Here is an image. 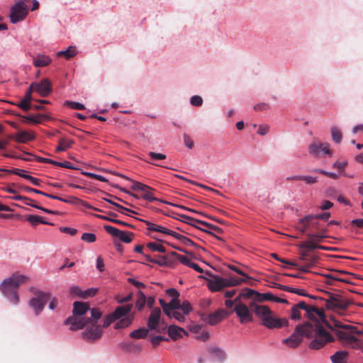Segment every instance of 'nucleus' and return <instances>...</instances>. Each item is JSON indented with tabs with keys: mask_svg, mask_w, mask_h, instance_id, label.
I'll return each mask as SVG.
<instances>
[{
	"mask_svg": "<svg viewBox=\"0 0 363 363\" xmlns=\"http://www.w3.org/2000/svg\"><path fill=\"white\" fill-rule=\"evenodd\" d=\"M102 313L96 308L90 309L87 303L75 301L73 304L72 315L67 318L65 325H69L71 330H77L86 326L82 337L86 340L99 339L102 334V328L97 325Z\"/></svg>",
	"mask_w": 363,
	"mask_h": 363,
	"instance_id": "f257e3e1",
	"label": "nucleus"
},
{
	"mask_svg": "<svg viewBox=\"0 0 363 363\" xmlns=\"http://www.w3.org/2000/svg\"><path fill=\"white\" fill-rule=\"evenodd\" d=\"M28 280V277L26 275L13 274L0 284V291L11 304L17 305L19 302L17 289Z\"/></svg>",
	"mask_w": 363,
	"mask_h": 363,
	"instance_id": "f03ea898",
	"label": "nucleus"
},
{
	"mask_svg": "<svg viewBox=\"0 0 363 363\" xmlns=\"http://www.w3.org/2000/svg\"><path fill=\"white\" fill-rule=\"evenodd\" d=\"M306 337H313L310 343V348L320 350L326 344L333 342L335 338L330 335L320 323H311L306 322Z\"/></svg>",
	"mask_w": 363,
	"mask_h": 363,
	"instance_id": "7ed1b4c3",
	"label": "nucleus"
},
{
	"mask_svg": "<svg viewBox=\"0 0 363 363\" xmlns=\"http://www.w3.org/2000/svg\"><path fill=\"white\" fill-rule=\"evenodd\" d=\"M250 308L260 319L262 325L269 329L281 328L288 325L287 319L277 318L267 306L252 303L250 305Z\"/></svg>",
	"mask_w": 363,
	"mask_h": 363,
	"instance_id": "20e7f679",
	"label": "nucleus"
},
{
	"mask_svg": "<svg viewBox=\"0 0 363 363\" xmlns=\"http://www.w3.org/2000/svg\"><path fill=\"white\" fill-rule=\"evenodd\" d=\"M357 333L355 328L352 326V329H347V331L337 330L335 334L337 338L342 341L345 346L354 349H360L361 345L358 339L354 336V333Z\"/></svg>",
	"mask_w": 363,
	"mask_h": 363,
	"instance_id": "39448f33",
	"label": "nucleus"
},
{
	"mask_svg": "<svg viewBox=\"0 0 363 363\" xmlns=\"http://www.w3.org/2000/svg\"><path fill=\"white\" fill-rule=\"evenodd\" d=\"M28 13V6L23 3V0H18L11 8L10 21L12 23H17L22 21L26 18Z\"/></svg>",
	"mask_w": 363,
	"mask_h": 363,
	"instance_id": "423d86ee",
	"label": "nucleus"
},
{
	"mask_svg": "<svg viewBox=\"0 0 363 363\" xmlns=\"http://www.w3.org/2000/svg\"><path fill=\"white\" fill-rule=\"evenodd\" d=\"M306 323L298 325L294 333L289 337L283 340V343L291 348L298 347L302 341L303 336H306Z\"/></svg>",
	"mask_w": 363,
	"mask_h": 363,
	"instance_id": "0eeeda50",
	"label": "nucleus"
},
{
	"mask_svg": "<svg viewBox=\"0 0 363 363\" xmlns=\"http://www.w3.org/2000/svg\"><path fill=\"white\" fill-rule=\"evenodd\" d=\"M50 298V296L48 293L43 291H38L35 297L30 299L29 303L30 306L35 311V313L38 315L44 308L47 301Z\"/></svg>",
	"mask_w": 363,
	"mask_h": 363,
	"instance_id": "6e6552de",
	"label": "nucleus"
},
{
	"mask_svg": "<svg viewBox=\"0 0 363 363\" xmlns=\"http://www.w3.org/2000/svg\"><path fill=\"white\" fill-rule=\"evenodd\" d=\"M325 301L326 307L333 310L345 309L350 303L348 300L343 298L341 296L333 294L329 295L328 298Z\"/></svg>",
	"mask_w": 363,
	"mask_h": 363,
	"instance_id": "1a4fd4ad",
	"label": "nucleus"
},
{
	"mask_svg": "<svg viewBox=\"0 0 363 363\" xmlns=\"http://www.w3.org/2000/svg\"><path fill=\"white\" fill-rule=\"evenodd\" d=\"M161 310L160 308H155L151 311L148 318L147 326L150 330H156L157 333H162L165 328L160 326Z\"/></svg>",
	"mask_w": 363,
	"mask_h": 363,
	"instance_id": "9d476101",
	"label": "nucleus"
},
{
	"mask_svg": "<svg viewBox=\"0 0 363 363\" xmlns=\"http://www.w3.org/2000/svg\"><path fill=\"white\" fill-rule=\"evenodd\" d=\"M210 278H206L207 280V285L211 291H218L225 287H227L226 279H223L217 276H213L210 272H206Z\"/></svg>",
	"mask_w": 363,
	"mask_h": 363,
	"instance_id": "9b49d317",
	"label": "nucleus"
},
{
	"mask_svg": "<svg viewBox=\"0 0 363 363\" xmlns=\"http://www.w3.org/2000/svg\"><path fill=\"white\" fill-rule=\"evenodd\" d=\"M308 152L313 156L319 157L322 153L332 155V152L329 149V145L327 143H323L318 141L312 143L308 147Z\"/></svg>",
	"mask_w": 363,
	"mask_h": 363,
	"instance_id": "f8f14e48",
	"label": "nucleus"
},
{
	"mask_svg": "<svg viewBox=\"0 0 363 363\" xmlns=\"http://www.w3.org/2000/svg\"><path fill=\"white\" fill-rule=\"evenodd\" d=\"M106 231L113 237L118 238L121 241L125 243H129L133 240V233L120 230L111 225H104Z\"/></svg>",
	"mask_w": 363,
	"mask_h": 363,
	"instance_id": "ddd939ff",
	"label": "nucleus"
},
{
	"mask_svg": "<svg viewBox=\"0 0 363 363\" xmlns=\"http://www.w3.org/2000/svg\"><path fill=\"white\" fill-rule=\"evenodd\" d=\"M227 315V311L223 308H220L213 313L208 315H203L202 319L209 325H215L220 323Z\"/></svg>",
	"mask_w": 363,
	"mask_h": 363,
	"instance_id": "4468645a",
	"label": "nucleus"
},
{
	"mask_svg": "<svg viewBox=\"0 0 363 363\" xmlns=\"http://www.w3.org/2000/svg\"><path fill=\"white\" fill-rule=\"evenodd\" d=\"M234 311L240 318L241 323L252 321V316L250 313L249 308L245 304L238 303L235 305Z\"/></svg>",
	"mask_w": 363,
	"mask_h": 363,
	"instance_id": "2eb2a0df",
	"label": "nucleus"
},
{
	"mask_svg": "<svg viewBox=\"0 0 363 363\" xmlns=\"http://www.w3.org/2000/svg\"><path fill=\"white\" fill-rule=\"evenodd\" d=\"M306 316L313 320L314 323H320L319 321H323L325 319V315L323 311L319 310L315 306H308L306 304V308L305 309Z\"/></svg>",
	"mask_w": 363,
	"mask_h": 363,
	"instance_id": "dca6fc26",
	"label": "nucleus"
},
{
	"mask_svg": "<svg viewBox=\"0 0 363 363\" xmlns=\"http://www.w3.org/2000/svg\"><path fill=\"white\" fill-rule=\"evenodd\" d=\"M143 222L147 225V229L150 231L158 232L164 235H169L172 237L175 236L176 232L169 230L167 228H164L162 225L153 223L148 220H143Z\"/></svg>",
	"mask_w": 363,
	"mask_h": 363,
	"instance_id": "f3484780",
	"label": "nucleus"
},
{
	"mask_svg": "<svg viewBox=\"0 0 363 363\" xmlns=\"http://www.w3.org/2000/svg\"><path fill=\"white\" fill-rule=\"evenodd\" d=\"M35 91L41 96H47L51 91V84L47 79H43L40 83H33Z\"/></svg>",
	"mask_w": 363,
	"mask_h": 363,
	"instance_id": "a211bd4d",
	"label": "nucleus"
},
{
	"mask_svg": "<svg viewBox=\"0 0 363 363\" xmlns=\"http://www.w3.org/2000/svg\"><path fill=\"white\" fill-rule=\"evenodd\" d=\"M306 308V303L304 301H300L297 304L294 305L291 309L290 318L295 321L301 320V311H305Z\"/></svg>",
	"mask_w": 363,
	"mask_h": 363,
	"instance_id": "6ab92c4d",
	"label": "nucleus"
},
{
	"mask_svg": "<svg viewBox=\"0 0 363 363\" xmlns=\"http://www.w3.org/2000/svg\"><path fill=\"white\" fill-rule=\"evenodd\" d=\"M13 138L18 143H26L33 140L35 138V135L31 132L20 130L14 135Z\"/></svg>",
	"mask_w": 363,
	"mask_h": 363,
	"instance_id": "aec40b11",
	"label": "nucleus"
},
{
	"mask_svg": "<svg viewBox=\"0 0 363 363\" xmlns=\"http://www.w3.org/2000/svg\"><path fill=\"white\" fill-rule=\"evenodd\" d=\"M300 222L307 223L309 230H319L320 228L319 222L313 214L305 216L303 218L300 219Z\"/></svg>",
	"mask_w": 363,
	"mask_h": 363,
	"instance_id": "412c9836",
	"label": "nucleus"
},
{
	"mask_svg": "<svg viewBox=\"0 0 363 363\" xmlns=\"http://www.w3.org/2000/svg\"><path fill=\"white\" fill-rule=\"evenodd\" d=\"M133 306L131 304H127L122 306L117 307L115 311L112 313L113 316L116 318V320L120 319L127 314H128L132 310Z\"/></svg>",
	"mask_w": 363,
	"mask_h": 363,
	"instance_id": "4be33fe9",
	"label": "nucleus"
},
{
	"mask_svg": "<svg viewBox=\"0 0 363 363\" xmlns=\"http://www.w3.org/2000/svg\"><path fill=\"white\" fill-rule=\"evenodd\" d=\"M21 188L23 190H24L25 191H26V192H33V193H35V194H38L43 195V196H46V197L50 198L52 199L59 200V201H63L65 203H67L68 202L67 200H66L65 199H62L61 197H59L57 196H55V195H52V194H47V193L43 192L42 191H40V190H38V189H33V188H31V187H29V186H21Z\"/></svg>",
	"mask_w": 363,
	"mask_h": 363,
	"instance_id": "5701e85b",
	"label": "nucleus"
},
{
	"mask_svg": "<svg viewBox=\"0 0 363 363\" xmlns=\"http://www.w3.org/2000/svg\"><path fill=\"white\" fill-rule=\"evenodd\" d=\"M349 353L346 350L337 351L334 354L330 356L332 363H346Z\"/></svg>",
	"mask_w": 363,
	"mask_h": 363,
	"instance_id": "b1692460",
	"label": "nucleus"
},
{
	"mask_svg": "<svg viewBox=\"0 0 363 363\" xmlns=\"http://www.w3.org/2000/svg\"><path fill=\"white\" fill-rule=\"evenodd\" d=\"M168 334L169 337L173 340H177L182 336V333H184L185 331L183 328L178 327L174 325H171L168 327L167 330Z\"/></svg>",
	"mask_w": 363,
	"mask_h": 363,
	"instance_id": "393cba45",
	"label": "nucleus"
},
{
	"mask_svg": "<svg viewBox=\"0 0 363 363\" xmlns=\"http://www.w3.org/2000/svg\"><path fill=\"white\" fill-rule=\"evenodd\" d=\"M177 259L184 265L189 267L198 272H203L202 269L196 263L191 262V260L187 257L178 255Z\"/></svg>",
	"mask_w": 363,
	"mask_h": 363,
	"instance_id": "a878e982",
	"label": "nucleus"
},
{
	"mask_svg": "<svg viewBox=\"0 0 363 363\" xmlns=\"http://www.w3.org/2000/svg\"><path fill=\"white\" fill-rule=\"evenodd\" d=\"M51 62L50 57L44 55H38L33 60V65L36 67H45Z\"/></svg>",
	"mask_w": 363,
	"mask_h": 363,
	"instance_id": "bb28decb",
	"label": "nucleus"
},
{
	"mask_svg": "<svg viewBox=\"0 0 363 363\" xmlns=\"http://www.w3.org/2000/svg\"><path fill=\"white\" fill-rule=\"evenodd\" d=\"M74 143V140L72 139L67 138H61L59 140V145L56 147L55 151L57 152L65 151L67 149L70 148Z\"/></svg>",
	"mask_w": 363,
	"mask_h": 363,
	"instance_id": "cd10ccee",
	"label": "nucleus"
},
{
	"mask_svg": "<svg viewBox=\"0 0 363 363\" xmlns=\"http://www.w3.org/2000/svg\"><path fill=\"white\" fill-rule=\"evenodd\" d=\"M208 352L218 361H222L225 358V352L220 348L211 347L208 348Z\"/></svg>",
	"mask_w": 363,
	"mask_h": 363,
	"instance_id": "c85d7f7f",
	"label": "nucleus"
},
{
	"mask_svg": "<svg viewBox=\"0 0 363 363\" xmlns=\"http://www.w3.org/2000/svg\"><path fill=\"white\" fill-rule=\"evenodd\" d=\"M121 177L128 179V180H130L133 183V185L131 186V189L133 190V191H146V190H152V189L145 184H143L140 182H135V181H133L132 179H130L129 177L125 176V175H121Z\"/></svg>",
	"mask_w": 363,
	"mask_h": 363,
	"instance_id": "c756f323",
	"label": "nucleus"
},
{
	"mask_svg": "<svg viewBox=\"0 0 363 363\" xmlns=\"http://www.w3.org/2000/svg\"><path fill=\"white\" fill-rule=\"evenodd\" d=\"M327 230L323 228L320 230V232L316 233H308L307 236L309 239L314 240L316 242H321L325 238H327L326 235Z\"/></svg>",
	"mask_w": 363,
	"mask_h": 363,
	"instance_id": "7c9ffc66",
	"label": "nucleus"
},
{
	"mask_svg": "<svg viewBox=\"0 0 363 363\" xmlns=\"http://www.w3.org/2000/svg\"><path fill=\"white\" fill-rule=\"evenodd\" d=\"M150 330L148 328H139V329L132 331L130 333V337H131L132 338H135V339L143 338L147 335L148 332Z\"/></svg>",
	"mask_w": 363,
	"mask_h": 363,
	"instance_id": "2f4dec72",
	"label": "nucleus"
},
{
	"mask_svg": "<svg viewBox=\"0 0 363 363\" xmlns=\"http://www.w3.org/2000/svg\"><path fill=\"white\" fill-rule=\"evenodd\" d=\"M146 304V296L140 290L137 294V299L135 301V306L139 311L143 310L145 305Z\"/></svg>",
	"mask_w": 363,
	"mask_h": 363,
	"instance_id": "473e14b6",
	"label": "nucleus"
},
{
	"mask_svg": "<svg viewBox=\"0 0 363 363\" xmlns=\"http://www.w3.org/2000/svg\"><path fill=\"white\" fill-rule=\"evenodd\" d=\"M133 320V316L129 315V316L124 317L115 324L114 328L116 329H122V328H126L132 323Z\"/></svg>",
	"mask_w": 363,
	"mask_h": 363,
	"instance_id": "72a5a7b5",
	"label": "nucleus"
},
{
	"mask_svg": "<svg viewBox=\"0 0 363 363\" xmlns=\"http://www.w3.org/2000/svg\"><path fill=\"white\" fill-rule=\"evenodd\" d=\"M77 54V51L74 47H69L66 50H61L57 52V55L58 57L64 56L66 59L69 60Z\"/></svg>",
	"mask_w": 363,
	"mask_h": 363,
	"instance_id": "f704fd0d",
	"label": "nucleus"
},
{
	"mask_svg": "<svg viewBox=\"0 0 363 363\" xmlns=\"http://www.w3.org/2000/svg\"><path fill=\"white\" fill-rule=\"evenodd\" d=\"M277 287L278 289L284 290L286 291H289V292H291V293L296 294H298L299 296H309L308 294H306L305 293L304 290H302V289H296V288H291V287L284 286V285H281V284H277Z\"/></svg>",
	"mask_w": 363,
	"mask_h": 363,
	"instance_id": "c9c22d12",
	"label": "nucleus"
},
{
	"mask_svg": "<svg viewBox=\"0 0 363 363\" xmlns=\"http://www.w3.org/2000/svg\"><path fill=\"white\" fill-rule=\"evenodd\" d=\"M23 118L30 122H32L35 124H39L48 117L43 114H37L23 116Z\"/></svg>",
	"mask_w": 363,
	"mask_h": 363,
	"instance_id": "e433bc0d",
	"label": "nucleus"
},
{
	"mask_svg": "<svg viewBox=\"0 0 363 363\" xmlns=\"http://www.w3.org/2000/svg\"><path fill=\"white\" fill-rule=\"evenodd\" d=\"M253 298L257 301L262 302L264 301H272L274 295L269 292L264 294L257 292L256 296H253Z\"/></svg>",
	"mask_w": 363,
	"mask_h": 363,
	"instance_id": "4c0bfd02",
	"label": "nucleus"
},
{
	"mask_svg": "<svg viewBox=\"0 0 363 363\" xmlns=\"http://www.w3.org/2000/svg\"><path fill=\"white\" fill-rule=\"evenodd\" d=\"M27 220L33 226H36L38 223L48 224L42 217L35 215H30Z\"/></svg>",
	"mask_w": 363,
	"mask_h": 363,
	"instance_id": "58836bf2",
	"label": "nucleus"
},
{
	"mask_svg": "<svg viewBox=\"0 0 363 363\" xmlns=\"http://www.w3.org/2000/svg\"><path fill=\"white\" fill-rule=\"evenodd\" d=\"M331 135L333 141L340 143L342 141V133L337 127H332L330 129Z\"/></svg>",
	"mask_w": 363,
	"mask_h": 363,
	"instance_id": "ea45409f",
	"label": "nucleus"
},
{
	"mask_svg": "<svg viewBox=\"0 0 363 363\" xmlns=\"http://www.w3.org/2000/svg\"><path fill=\"white\" fill-rule=\"evenodd\" d=\"M176 239H177L178 240H179L181 242H182L183 244L187 245V246H196V245L194 242L193 240H191V239L186 238V236L184 235H182L179 233H177L176 232V234H175V236L174 237Z\"/></svg>",
	"mask_w": 363,
	"mask_h": 363,
	"instance_id": "a19ab883",
	"label": "nucleus"
},
{
	"mask_svg": "<svg viewBox=\"0 0 363 363\" xmlns=\"http://www.w3.org/2000/svg\"><path fill=\"white\" fill-rule=\"evenodd\" d=\"M175 218L194 226L195 225L194 223H196V220H198L197 219H194L189 216H186L184 214H178V217H175Z\"/></svg>",
	"mask_w": 363,
	"mask_h": 363,
	"instance_id": "79ce46f5",
	"label": "nucleus"
},
{
	"mask_svg": "<svg viewBox=\"0 0 363 363\" xmlns=\"http://www.w3.org/2000/svg\"><path fill=\"white\" fill-rule=\"evenodd\" d=\"M247 280L248 279L245 277L243 279H239V278H236V277H232L229 279H226V282H227L226 286H238V285H240L242 282H247Z\"/></svg>",
	"mask_w": 363,
	"mask_h": 363,
	"instance_id": "37998d69",
	"label": "nucleus"
},
{
	"mask_svg": "<svg viewBox=\"0 0 363 363\" xmlns=\"http://www.w3.org/2000/svg\"><path fill=\"white\" fill-rule=\"evenodd\" d=\"M179 307H180V303H179V301L178 300V298H173L168 303V312L177 311L179 309Z\"/></svg>",
	"mask_w": 363,
	"mask_h": 363,
	"instance_id": "c03bdc74",
	"label": "nucleus"
},
{
	"mask_svg": "<svg viewBox=\"0 0 363 363\" xmlns=\"http://www.w3.org/2000/svg\"><path fill=\"white\" fill-rule=\"evenodd\" d=\"M167 313L169 314V315H167L168 317H169L170 318H174L177 320H178L179 322H184L185 320V317H184L185 314H184V313L182 314L181 313H179L177 311L167 312Z\"/></svg>",
	"mask_w": 363,
	"mask_h": 363,
	"instance_id": "a18cd8bd",
	"label": "nucleus"
},
{
	"mask_svg": "<svg viewBox=\"0 0 363 363\" xmlns=\"http://www.w3.org/2000/svg\"><path fill=\"white\" fill-rule=\"evenodd\" d=\"M65 104L69 107H70L72 109H75V110H84L85 109V106L84 104L79 103V102H76V101H66L65 102Z\"/></svg>",
	"mask_w": 363,
	"mask_h": 363,
	"instance_id": "49530a36",
	"label": "nucleus"
},
{
	"mask_svg": "<svg viewBox=\"0 0 363 363\" xmlns=\"http://www.w3.org/2000/svg\"><path fill=\"white\" fill-rule=\"evenodd\" d=\"M147 246L152 251L165 252L164 247L160 244H157L155 242H149Z\"/></svg>",
	"mask_w": 363,
	"mask_h": 363,
	"instance_id": "de8ad7c7",
	"label": "nucleus"
},
{
	"mask_svg": "<svg viewBox=\"0 0 363 363\" xmlns=\"http://www.w3.org/2000/svg\"><path fill=\"white\" fill-rule=\"evenodd\" d=\"M301 247H305L308 250H315L319 247V245H318L314 240L309 239L308 241L303 242L301 245Z\"/></svg>",
	"mask_w": 363,
	"mask_h": 363,
	"instance_id": "09e8293b",
	"label": "nucleus"
},
{
	"mask_svg": "<svg viewBox=\"0 0 363 363\" xmlns=\"http://www.w3.org/2000/svg\"><path fill=\"white\" fill-rule=\"evenodd\" d=\"M82 240L84 242L91 243L96 241V235L91 233H84L82 235Z\"/></svg>",
	"mask_w": 363,
	"mask_h": 363,
	"instance_id": "8fccbe9b",
	"label": "nucleus"
},
{
	"mask_svg": "<svg viewBox=\"0 0 363 363\" xmlns=\"http://www.w3.org/2000/svg\"><path fill=\"white\" fill-rule=\"evenodd\" d=\"M313 172L323 174L326 175V176H328L332 179H337L339 177V175L336 173L327 172L325 170L320 169H315L313 170Z\"/></svg>",
	"mask_w": 363,
	"mask_h": 363,
	"instance_id": "3c124183",
	"label": "nucleus"
},
{
	"mask_svg": "<svg viewBox=\"0 0 363 363\" xmlns=\"http://www.w3.org/2000/svg\"><path fill=\"white\" fill-rule=\"evenodd\" d=\"M98 289L96 288H90L86 290L83 291V294H82V298H86L89 297L94 296L97 293Z\"/></svg>",
	"mask_w": 363,
	"mask_h": 363,
	"instance_id": "603ef678",
	"label": "nucleus"
},
{
	"mask_svg": "<svg viewBox=\"0 0 363 363\" xmlns=\"http://www.w3.org/2000/svg\"><path fill=\"white\" fill-rule=\"evenodd\" d=\"M19 108L24 111H28L30 108V101L23 98L18 104H16Z\"/></svg>",
	"mask_w": 363,
	"mask_h": 363,
	"instance_id": "864d4df0",
	"label": "nucleus"
},
{
	"mask_svg": "<svg viewBox=\"0 0 363 363\" xmlns=\"http://www.w3.org/2000/svg\"><path fill=\"white\" fill-rule=\"evenodd\" d=\"M256 293L257 291L253 289L245 288L242 291L238 297L242 296L248 298L252 296H256Z\"/></svg>",
	"mask_w": 363,
	"mask_h": 363,
	"instance_id": "5fc2aeb1",
	"label": "nucleus"
},
{
	"mask_svg": "<svg viewBox=\"0 0 363 363\" xmlns=\"http://www.w3.org/2000/svg\"><path fill=\"white\" fill-rule=\"evenodd\" d=\"M179 310H182L184 314L187 315L190 313L192 308L189 301H184L182 303H180Z\"/></svg>",
	"mask_w": 363,
	"mask_h": 363,
	"instance_id": "6e6d98bb",
	"label": "nucleus"
},
{
	"mask_svg": "<svg viewBox=\"0 0 363 363\" xmlns=\"http://www.w3.org/2000/svg\"><path fill=\"white\" fill-rule=\"evenodd\" d=\"M190 103L194 106H200L203 104V99L200 96L195 95L191 97Z\"/></svg>",
	"mask_w": 363,
	"mask_h": 363,
	"instance_id": "4d7b16f0",
	"label": "nucleus"
},
{
	"mask_svg": "<svg viewBox=\"0 0 363 363\" xmlns=\"http://www.w3.org/2000/svg\"><path fill=\"white\" fill-rule=\"evenodd\" d=\"M151 190H146L144 191V194L142 196V198L145 200L149 201H157V199L154 196L153 194L150 191Z\"/></svg>",
	"mask_w": 363,
	"mask_h": 363,
	"instance_id": "13d9d810",
	"label": "nucleus"
},
{
	"mask_svg": "<svg viewBox=\"0 0 363 363\" xmlns=\"http://www.w3.org/2000/svg\"><path fill=\"white\" fill-rule=\"evenodd\" d=\"M115 320H116V318H114V316H113L112 313L107 315L104 319V325H103L104 328H107Z\"/></svg>",
	"mask_w": 363,
	"mask_h": 363,
	"instance_id": "bf43d9fd",
	"label": "nucleus"
},
{
	"mask_svg": "<svg viewBox=\"0 0 363 363\" xmlns=\"http://www.w3.org/2000/svg\"><path fill=\"white\" fill-rule=\"evenodd\" d=\"M149 156L151 157V159L155 160H162L166 159V155L162 153H157L155 152H150L148 153Z\"/></svg>",
	"mask_w": 363,
	"mask_h": 363,
	"instance_id": "052dcab7",
	"label": "nucleus"
},
{
	"mask_svg": "<svg viewBox=\"0 0 363 363\" xmlns=\"http://www.w3.org/2000/svg\"><path fill=\"white\" fill-rule=\"evenodd\" d=\"M196 223H201V225L206 226L208 229L215 230L216 232L220 233L221 231L219 227L208 223L205 221L196 220Z\"/></svg>",
	"mask_w": 363,
	"mask_h": 363,
	"instance_id": "680f3d73",
	"label": "nucleus"
},
{
	"mask_svg": "<svg viewBox=\"0 0 363 363\" xmlns=\"http://www.w3.org/2000/svg\"><path fill=\"white\" fill-rule=\"evenodd\" d=\"M8 172L16 174L21 177L26 179V177H29L30 175L26 174V171L21 169H13L11 170H9Z\"/></svg>",
	"mask_w": 363,
	"mask_h": 363,
	"instance_id": "e2e57ef3",
	"label": "nucleus"
},
{
	"mask_svg": "<svg viewBox=\"0 0 363 363\" xmlns=\"http://www.w3.org/2000/svg\"><path fill=\"white\" fill-rule=\"evenodd\" d=\"M347 164V162L346 161H343V162L336 161L333 164V166L334 168H337L341 172L344 171Z\"/></svg>",
	"mask_w": 363,
	"mask_h": 363,
	"instance_id": "0e129e2a",
	"label": "nucleus"
},
{
	"mask_svg": "<svg viewBox=\"0 0 363 363\" xmlns=\"http://www.w3.org/2000/svg\"><path fill=\"white\" fill-rule=\"evenodd\" d=\"M301 181H304L307 184H312L317 182V177L312 176H302Z\"/></svg>",
	"mask_w": 363,
	"mask_h": 363,
	"instance_id": "69168bd1",
	"label": "nucleus"
},
{
	"mask_svg": "<svg viewBox=\"0 0 363 363\" xmlns=\"http://www.w3.org/2000/svg\"><path fill=\"white\" fill-rule=\"evenodd\" d=\"M70 293L72 294H75L79 297L82 298V294H83V291L78 286H72L70 288Z\"/></svg>",
	"mask_w": 363,
	"mask_h": 363,
	"instance_id": "338daca9",
	"label": "nucleus"
},
{
	"mask_svg": "<svg viewBox=\"0 0 363 363\" xmlns=\"http://www.w3.org/2000/svg\"><path fill=\"white\" fill-rule=\"evenodd\" d=\"M269 130V127L267 125H261L258 128L257 133L260 135H266Z\"/></svg>",
	"mask_w": 363,
	"mask_h": 363,
	"instance_id": "774afa93",
	"label": "nucleus"
}]
</instances>
